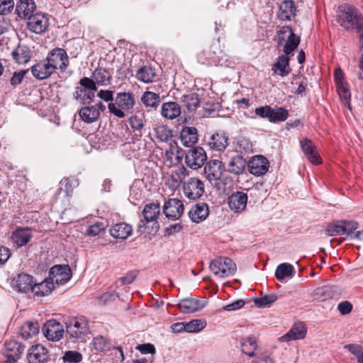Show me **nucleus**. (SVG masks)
<instances>
[{
    "label": "nucleus",
    "mask_w": 363,
    "mask_h": 363,
    "mask_svg": "<svg viewBox=\"0 0 363 363\" xmlns=\"http://www.w3.org/2000/svg\"><path fill=\"white\" fill-rule=\"evenodd\" d=\"M337 21L348 31L361 33L363 27V17L354 6L344 4L339 6Z\"/></svg>",
    "instance_id": "f257e3e1"
},
{
    "label": "nucleus",
    "mask_w": 363,
    "mask_h": 363,
    "mask_svg": "<svg viewBox=\"0 0 363 363\" xmlns=\"http://www.w3.org/2000/svg\"><path fill=\"white\" fill-rule=\"evenodd\" d=\"M116 104L109 103L108 108L114 116L123 118V111H131L135 104V94L132 92H118L115 98Z\"/></svg>",
    "instance_id": "f03ea898"
},
{
    "label": "nucleus",
    "mask_w": 363,
    "mask_h": 363,
    "mask_svg": "<svg viewBox=\"0 0 363 363\" xmlns=\"http://www.w3.org/2000/svg\"><path fill=\"white\" fill-rule=\"evenodd\" d=\"M65 325L66 333L71 338L82 339L89 331L88 320L84 316L71 318L66 321Z\"/></svg>",
    "instance_id": "7ed1b4c3"
},
{
    "label": "nucleus",
    "mask_w": 363,
    "mask_h": 363,
    "mask_svg": "<svg viewBox=\"0 0 363 363\" xmlns=\"http://www.w3.org/2000/svg\"><path fill=\"white\" fill-rule=\"evenodd\" d=\"M210 269L216 276L220 278L232 276L237 270L235 263L230 258L223 257L211 261Z\"/></svg>",
    "instance_id": "20e7f679"
},
{
    "label": "nucleus",
    "mask_w": 363,
    "mask_h": 363,
    "mask_svg": "<svg viewBox=\"0 0 363 363\" xmlns=\"http://www.w3.org/2000/svg\"><path fill=\"white\" fill-rule=\"evenodd\" d=\"M46 60L52 65L56 72L60 69L65 72L68 67L69 62V57L65 50L60 48H55L51 50L46 57Z\"/></svg>",
    "instance_id": "39448f33"
},
{
    "label": "nucleus",
    "mask_w": 363,
    "mask_h": 363,
    "mask_svg": "<svg viewBox=\"0 0 363 363\" xmlns=\"http://www.w3.org/2000/svg\"><path fill=\"white\" fill-rule=\"evenodd\" d=\"M207 160L205 150L201 147L191 148L185 155V163L193 169H197L202 167Z\"/></svg>",
    "instance_id": "423d86ee"
},
{
    "label": "nucleus",
    "mask_w": 363,
    "mask_h": 363,
    "mask_svg": "<svg viewBox=\"0 0 363 363\" xmlns=\"http://www.w3.org/2000/svg\"><path fill=\"white\" fill-rule=\"evenodd\" d=\"M72 277V271L69 265H55L49 272V279L57 285L66 284Z\"/></svg>",
    "instance_id": "0eeeda50"
},
{
    "label": "nucleus",
    "mask_w": 363,
    "mask_h": 363,
    "mask_svg": "<svg viewBox=\"0 0 363 363\" xmlns=\"http://www.w3.org/2000/svg\"><path fill=\"white\" fill-rule=\"evenodd\" d=\"M183 189L187 198L196 200L204 193V184L201 180L192 177L184 183Z\"/></svg>",
    "instance_id": "6e6552de"
},
{
    "label": "nucleus",
    "mask_w": 363,
    "mask_h": 363,
    "mask_svg": "<svg viewBox=\"0 0 363 363\" xmlns=\"http://www.w3.org/2000/svg\"><path fill=\"white\" fill-rule=\"evenodd\" d=\"M28 363H48L50 354L48 349L41 344L32 345L27 353Z\"/></svg>",
    "instance_id": "1a4fd4ad"
},
{
    "label": "nucleus",
    "mask_w": 363,
    "mask_h": 363,
    "mask_svg": "<svg viewBox=\"0 0 363 363\" xmlns=\"http://www.w3.org/2000/svg\"><path fill=\"white\" fill-rule=\"evenodd\" d=\"M28 28L30 31L42 34L45 33L49 26V19L45 14L36 13L28 18Z\"/></svg>",
    "instance_id": "9d476101"
},
{
    "label": "nucleus",
    "mask_w": 363,
    "mask_h": 363,
    "mask_svg": "<svg viewBox=\"0 0 363 363\" xmlns=\"http://www.w3.org/2000/svg\"><path fill=\"white\" fill-rule=\"evenodd\" d=\"M184 212L183 203L177 199H169L164 203L163 213L165 216L171 220L179 219Z\"/></svg>",
    "instance_id": "9b49d317"
},
{
    "label": "nucleus",
    "mask_w": 363,
    "mask_h": 363,
    "mask_svg": "<svg viewBox=\"0 0 363 363\" xmlns=\"http://www.w3.org/2000/svg\"><path fill=\"white\" fill-rule=\"evenodd\" d=\"M43 332L48 340L58 341L63 336L64 329L62 325L57 320H50L44 324Z\"/></svg>",
    "instance_id": "f8f14e48"
},
{
    "label": "nucleus",
    "mask_w": 363,
    "mask_h": 363,
    "mask_svg": "<svg viewBox=\"0 0 363 363\" xmlns=\"http://www.w3.org/2000/svg\"><path fill=\"white\" fill-rule=\"evenodd\" d=\"M51 65L45 58L33 65L30 71L35 78L40 80L45 79L56 72Z\"/></svg>",
    "instance_id": "ddd939ff"
},
{
    "label": "nucleus",
    "mask_w": 363,
    "mask_h": 363,
    "mask_svg": "<svg viewBox=\"0 0 363 363\" xmlns=\"http://www.w3.org/2000/svg\"><path fill=\"white\" fill-rule=\"evenodd\" d=\"M79 84L82 86L83 104L89 105L93 101L95 91L97 90L96 82L91 78L84 77L79 79Z\"/></svg>",
    "instance_id": "4468645a"
},
{
    "label": "nucleus",
    "mask_w": 363,
    "mask_h": 363,
    "mask_svg": "<svg viewBox=\"0 0 363 363\" xmlns=\"http://www.w3.org/2000/svg\"><path fill=\"white\" fill-rule=\"evenodd\" d=\"M249 172L255 176L264 174L269 169V161L262 155L254 156L247 163Z\"/></svg>",
    "instance_id": "2eb2a0df"
},
{
    "label": "nucleus",
    "mask_w": 363,
    "mask_h": 363,
    "mask_svg": "<svg viewBox=\"0 0 363 363\" xmlns=\"http://www.w3.org/2000/svg\"><path fill=\"white\" fill-rule=\"evenodd\" d=\"M225 170L223 163L218 160H210L204 167V174L210 182H216Z\"/></svg>",
    "instance_id": "dca6fc26"
},
{
    "label": "nucleus",
    "mask_w": 363,
    "mask_h": 363,
    "mask_svg": "<svg viewBox=\"0 0 363 363\" xmlns=\"http://www.w3.org/2000/svg\"><path fill=\"white\" fill-rule=\"evenodd\" d=\"M207 303L206 300H199L195 298L182 299L177 305L180 311L183 313H191L203 308Z\"/></svg>",
    "instance_id": "f3484780"
},
{
    "label": "nucleus",
    "mask_w": 363,
    "mask_h": 363,
    "mask_svg": "<svg viewBox=\"0 0 363 363\" xmlns=\"http://www.w3.org/2000/svg\"><path fill=\"white\" fill-rule=\"evenodd\" d=\"M33 234L29 228L18 227L11 233V239L17 247H21L26 245L31 238Z\"/></svg>",
    "instance_id": "a211bd4d"
},
{
    "label": "nucleus",
    "mask_w": 363,
    "mask_h": 363,
    "mask_svg": "<svg viewBox=\"0 0 363 363\" xmlns=\"http://www.w3.org/2000/svg\"><path fill=\"white\" fill-rule=\"evenodd\" d=\"M281 34H289L286 43L283 48V52L285 55H289L298 47L300 43V37L296 35L291 27L284 26L280 30Z\"/></svg>",
    "instance_id": "6ab92c4d"
},
{
    "label": "nucleus",
    "mask_w": 363,
    "mask_h": 363,
    "mask_svg": "<svg viewBox=\"0 0 363 363\" xmlns=\"http://www.w3.org/2000/svg\"><path fill=\"white\" fill-rule=\"evenodd\" d=\"M247 195L242 191L233 193L228 197V206L235 212L243 211L247 206Z\"/></svg>",
    "instance_id": "aec40b11"
},
{
    "label": "nucleus",
    "mask_w": 363,
    "mask_h": 363,
    "mask_svg": "<svg viewBox=\"0 0 363 363\" xmlns=\"http://www.w3.org/2000/svg\"><path fill=\"white\" fill-rule=\"evenodd\" d=\"M36 9L34 0H18L16 4L15 13L21 18H28Z\"/></svg>",
    "instance_id": "412c9836"
},
{
    "label": "nucleus",
    "mask_w": 363,
    "mask_h": 363,
    "mask_svg": "<svg viewBox=\"0 0 363 363\" xmlns=\"http://www.w3.org/2000/svg\"><path fill=\"white\" fill-rule=\"evenodd\" d=\"M290 58L289 55L283 54L277 58L272 67V70L277 75L282 77L288 76L291 72L289 66Z\"/></svg>",
    "instance_id": "4be33fe9"
},
{
    "label": "nucleus",
    "mask_w": 363,
    "mask_h": 363,
    "mask_svg": "<svg viewBox=\"0 0 363 363\" xmlns=\"http://www.w3.org/2000/svg\"><path fill=\"white\" fill-rule=\"evenodd\" d=\"M33 284V277L25 273L19 274L13 280V288L19 292L26 293L31 291Z\"/></svg>",
    "instance_id": "5701e85b"
},
{
    "label": "nucleus",
    "mask_w": 363,
    "mask_h": 363,
    "mask_svg": "<svg viewBox=\"0 0 363 363\" xmlns=\"http://www.w3.org/2000/svg\"><path fill=\"white\" fill-rule=\"evenodd\" d=\"M32 50L25 44H18L16 48L13 50L11 55L13 60L19 65H24L29 62L32 57Z\"/></svg>",
    "instance_id": "b1692460"
},
{
    "label": "nucleus",
    "mask_w": 363,
    "mask_h": 363,
    "mask_svg": "<svg viewBox=\"0 0 363 363\" xmlns=\"http://www.w3.org/2000/svg\"><path fill=\"white\" fill-rule=\"evenodd\" d=\"M198 130L195 127H183L180 132V140L184 146L191 147L198 141Z\"/></svg>",
    "instance_id": "393cba45"
},
{
    "label": "nucleus",
    "mask_w": 363,
    "mask_h": 363,
    "mask_svg": "<svg viewBox=\"0 0 363 363\" xmlns=\"http://www.w3.org/2000/svg\"><path fill=\"white\" fill-rule=\"evenodd\" d=\"M228 136L225 132H218L211 136L208 145L213 150L223 151L228 145Z\"/></svg>",
    "instance_id": "a878e982"
},
{
    "label": "nucleus",
    "mask_w": 363,
    "mask_h": 363,
    "mask_svg": "<svg viewBox=\"0 0 363 363\" xmlns=\"http://www.w3.org/2000/svg\"><path fill=\"white\" fill-rule=\"evenodd\" d=\"M209 214L208 206L206 203H199L192 206L189 212V216L194 223L204 220Z\"/></svg>",
    "instance_id": "bb28decb"
},
{
    "label": "nucleus",
    "mask_w": 363,
    "mask_h": 363,
    "mask_svg": "<svg viewBox=\"0 0 363 363\" xmlns=\"http://www.w3.org/2000/svg\"><path fill=\"white\" fill-rule=\"evenodd\" d=\"M109 233L114 238L125 240L132 235L133 228L128 223H118L110 228Z\"/></svg>",
    "instance_id": "cd10ccee"
},
{
    "label": "nucleus",
    "mask_w": 363,
    "mask_h": 363,
    "mask_svg": "<svg viewBox=\"0 0 363 363\" xmlns=\"http://www.w3.org/2000/svg\"><path fill=\"white\" fill-rule=\"evenodd\" d=\"M296 6L292 0H284L279 6V18L281 21H291L296 16Z\"/></svg>",
    "instance_id": "c85d7f7f"
},
{
    "label": "nucleus",
    "mask_w": 363,
    "mask_h": 363,
    "mask_svg": "<svg viewBox=\"0 0 363 363\" xmlns=\"http://www.w3.org/2000/svg\"><path fill=\"white\" fill-rule=\"evenodd\" d=\"M301 149L308 160L315 164L320 163L321 159L315 151V147L311 140L304 139L300 142Z\"/></svg>",
    "instance_id": "c756f323"
},
{
    "label": "nucleus",
    "mask_w": 363,
    "mask_h": 363,
    "mask_svg": "<svg viewBox=\"0 0 363 363\" xmlns=\"http://www.w3.org/2000/svg\"><path fill=\"white\" fill-rule=\"evenodd\" d=\"M306 335V329L302 323L295 324L284 335L281 336V341H290L301 340Z\"/></svg>",
    "instance_id": "7c9ffc66"
},
{
    "label": "nucleus",
    "mask_w": 363,
    "mask_h": 363,
    "mask_svg": "<svg viewBox=\"0 0 363 363\" xmlns=\"http://www.w3.org/2000/svg\"><path fill=\"white\" fill-rule=\"evenodd\" d=\"M79 115L82 120L87 123H91L100 117V111L96 106H86L82 107L79 111Z\"/></svg>",
    "instance_id": "2f4dec72"
},
{
    "label": "nucleus",
    "mask_w": 363,
    "mask_h": 363,
    "mask_svg": "<svg viewBox=\"0 0 363 363\" xmlns=\"http://www.w3.org/2000/svg\"><path fill=\"white\" fill-rule=\"evenodd\" d=\"M247 161L240 155H236L231 158L228 164L227 171L235 175H240L245 170Z\"/></svg>",
    "instance_id": "473e14b6"
},
{
    "label": "nucleus",
    "mask_w": 363,
    "mask_h": 363,
    "mask_svg": "<svg viewBox=\"0 0 363 363\" xmlns=\"http://www.w3.org/2000/svg\"><path fill=\"white\" fill-rule=\"evenodd\" d=\"M91 79L96 82V86H107L111 84V74L104 67H97L92 72Z\"/></svg>",
    "instance_id": "72a5a7b5"
},
{
    "label": "nucleus",
    "mask_w": 363,
    "mask_h": 363,
    "mask_svg": "<svg viewBox=\"0 0 363 363\" xmlns=\"http://www.w3.org/2000/svg\"><path fill=\"white\" fill-rule=\"evenodd\" d=\"M24 346L16 341H9L5 343V356L7 359H17L23 352Z\"/></svg>",
    "instance_id": "f704fd0d"
},
{
    "label": "nucleus",
    "mask_w": 363,
    "mask_h": 363,
    "mask_svg": "<svg viewBox=\"0 0 363 363\" xmlns=\"http://www.w3.org/2000/svg\"><path fill=\"white\" fill-rule=\"evenodd\" d=\"M161 114L167 119H174L181 114V107L176 102H165L162 106Z\"/></svg>",
    "instance_id": "c9c22d12"
},
{
    "label": "nucleus",
    "mask_w": 363,
    "mask_h": 363,
    "mask_svg": "<svg viewBox=\"0 0 363 363\" xmlns=\"http://www.w3.org/2000/svg\"><path fill=\"white\" fill-rule=\"evenodd\" d=\"M54 288L55 285L48 277L40 283L33 284L31 291L38 296H44L48 295Z\"/></svg>",
    "instance_id": "e433bc0d"
},
{
    "label": "nucleus",
    "mask_w": 363,
    "mask_h": 363,
    "mask_svg": "<svg viewBox=\"0 0 363 363\" xmlns=\"http://www.w3.org/2000/svg\"><path fill=\"white\" fill-rule=\"evenodd\" d=\"M141 102L147 108L156 109L160 104V98L156 93L145 91L141 96Z\"/></svg>",
    "instance_id": "4c0bfd02"
},
{
    "label": "nucleus",
    "mask_w": 363,
    "mask_h": 363,
    "mask_svg": "<svg viewBox=\"0 0 363 363\" xmlns=\"http://www.w3.org/2000/svg\"><path fill=\"white\" fill-rule=\"evenodd\" d=\"M156 75L154 68L149 66H143L137 71L135 77L143 82L150 83L154 81Z\"/></svg>",
    "instance_id": "58836bf2"
},
{
    "label": "nucleus",
    "mask_w": 363,
    "mask_h": 363,
    "mask_svg": "<svg viewBox=\"0 0 363 363\" xmlns=\"http://www.w3.org/2000/svg\"><path fill=\"white\" fill-rule=\"evenodd\" d=\"M160 213V204L151 203L145 206L142 214L145 221L149 223L155 220L158 218Z\"/></svg>",
    "instance_id": "ea45409f"
},
{
    "label": "nucleus",
    "mask_w": 363,
    "mask_h": 363,
    "mask_svg": "<svg viewBox=\"0 0 363 363\" xmlns=\"http://www.w3.org/2000/svg\"><path fill=\"white\" fill-rule=\"evenodd\" d=\"M79 184L78 180L74 177H67L62 179L59 184L58 193L65 192V196H69L73 189Z\"/></svg>",
    "instance_id": "a19ab883"
},
{
    "label": "nucleus",
    "mask_w": 363,
    "mask_h": 363,
    "mask_svg": "<svg viewBox=\"0 0 363 363\" xmlns=\"http://www.w3.org/2000/svg\"><path fill=\"white\" fill-rule=\"evenodd\" d=\"M39 332V325L37 322H26L20 329V334L24 339H29L36 335Z\"/></svg>",
    "instance_id": "79ce46f5"
},
{
    "label": "nucleus",
    "mask_w": 363,
    "mask_h": 363,
    "mask_svg": "<svg viewBox=\"0 0 363 363\" xmlns=\"http://www.w3.org/2000/svg\"><path fill=\"white\" fill-rule=\"evenodd\" d=\"M182 102L189 112L194 111L200 105L199 95L196 93L184 95Z\"/></svg>",
    "instance_id": "37998d69"
},
{
    "label": "nucleus",
    "mask_w": 363,
    "mask_h": 363,
    "mask_svg": "<svg viewBox=\"0 0 363 363\" xmlns=\"http://www.w3.org/2000/svg\"><path fill=\"white\" fill-rule=\"evenodd\" d=\"M295 272L294 267L291 264H280L276 269L275 277L279 281L283 280L286 277H291Z\"/></svg>",
    "instance_id": "c03bdc74"
},
{
    "label": "nucleus",
    "mask_w": 363,
    "mask_h": 363,
    "mask_svg": "<svg viewBox=\"0 0 363 363\" xmlns=\"http://www.w3.org/2000/svg\"><path fill=\"white\" fill-rule=\"evenodd\" d=\"M242 351L249 357L255 356V351L257 347V339L255 336L251 335L250 337L243 339L242 342Z\"/></svg>",
    "instance_id": "a18cd8bd"
},
{
    "label": "nucleus",
    "mask_w": 363,
    "mask_h": 363,
    "mask_svg": "<svg viewBox=\"0 0 363 363\" xmlns=\"http://www.w3.org/2000/svg\"><path fill=\"white\" fill-rule=\"evenodd\" d=\"M342 220H338L334 223L329 224L325 230V233L328 236H335L337 235H345V229L342 227Z\"/></svg>",
    "instance_id": "49530a36"
},
{
    "label": "nucleus",
    "mask_w": 363,
    "mask_h": 363,
    "mask_svg": "<svg viewBox=\"0 0 363 363\" xmlns=\"http://www.w3.org/2000/svg\"><path fill=\"white\" fill-rule=\"evenodd\" d=\"M271 116L269 118V121L272 123L277 122H282L285 121L289 116V113L286 109L282 107H279L277 108H272Z\"/></svg>",
    "instance_id": "de8ad7c7"
},
{
    "label": "nucleus",
    "mask_w": 363,
    "mask_h": 363,
    "mask_svg": "<svg viewBox=\"0 0 363 363\" xmlns=\"http://www.w3.org/2000/svg\"><path fill=\"white\" fill-rule=\"evenodd\" d=\"M277 300V296L275 294L264 295L260 298L255 299V305L259 308H268Z\"/></svg>",
    "instance_id": "09e8293b"
},
{
    "label": "nucleus",
    "mask_w": 363,
    "mask_h": 363,
    "mask_svg": "<svg viewBox=\"0 0 363 363\" xmlns=\"http://www.w3.org/2000/svg\"><path fill=\"white\" fill-rule=\"evenodd\" d=\"M129 123L132 129L135 131L141 132V130L144 128L146 123V120L143 114L140 116L134 115L130 117Z\"/></svg>",
    "instance_id": "8fccbe9b"
},
{
    "label": "nucleus",
    "mask_w": 363,
    "mask_h": 363,
    "mask_svg": "<svg viewBox=\"0 0 363 363\" xmlns=\"http://www.w3.org/2000/svg\"><path fill=\"white\" fill-rule=\"evenodd\" d=\"M156 138L160 142L167 143L172 137V131L164 125L158 126L155 128Z\"/></svg>",
    "instance_id": "3c124183"
},
{
    "label": "nucleus",
    "mask_w": 363,
    "mask_h": 363,
    "mask_svg": "<svg viewBox=\"0 0 363 363\" xmlns=\"http://www.w3.org/2000/svg\"><path fill=\"white\" fill-rule=\"evenodd\" d=\"M336 89L340 99L344 101L349 108H351L350 104L351 94L347 83L337 85L336 86Z\"/></svg>",
    "instance_id": "603ef678"
},
{
    "label": "nucleus",
    "mask_w": 363,
    "mask_h": 363,
    "mask_svg": "<svg viewBox=\"0 0 363 363\" xmlns=\"http://www.w3.org/2000/svg\"><path fill=\"white\" fill-rule=\"evenodd\" d=\"M83 359L82 354L75 350L66 351L62 357L64 363H79Z\"/></svg>",
    "instance_id": "864d4df0"
},
{
    "label": "nucleus",
    "mask_w": 363,
    "mask_h": 363,
    "mask_svg": "<svg viewBox=\"0 0 363 363\" xmlns=\"http://www.w3.org/2000/svg\"><path fill=\"white\" fill-rule=\"evenodd\" d=\"M186 324V332L187 333H197L203 330L206 324L204 321L199 319H195L189 321Z\"/></svg>",
    "instance_id": "5fc2aeb1"
},
{
    "label": "nucleus",
    "mask_w": 363,
    "mask_h": 363,
    "mask_svg": "<svg viewBox=\"0 0 363 363\" xmlns=\"http://www.w3.org/2000/svg\"><path fill=\"white\" fill-rule=\"evenodd\" d=\"M93 345L95 350L98 352H105L110 349L109 342L102 336L94 337L93 340Z\"/></svg>",
    "instance_id": "6e6d98bb"
},
{
    "label": "nucleus",
    "mask_w": 363,
    "mask_h": 363,
    "mask_svg": "<svg viewBox=\"0 0 363 363\" xmlns=\"http://www.w3.org/2000/svg\"><path fill=\"white\" fill-rule=\"evenodd\" d=\"M28 71V69H22L18 72H14L9 80L11 86L13 88H16L18 85L21 84Z\"/></svg>",
    "instance_id": "4d7b16f0"
},
{
    "label": "nucleus",
    "mask_w": 363,
    "mask_h": 363,
    "mask_svg": "<svg viewBox=\"0 0 363 363\" xmlns=\"http://www.w3.org/2000/svg\"><path fill=\"white\" fill-rule=\"evenodd\" d=\"M106 225L103 222H96L93 225H90L87 230L86 234L90 236H96L99 235L102 231L105 230Z\"/></svg>",
    "instance_id": "13d9d810"
},
{
    "label": "nucleus",
    "mask_w": 363,
    "mask_h": 363,
    "mask_svg": "<svg viewBox=\"0 0 363 363\" xmlns=\"http://www.w3.org/2000/svg\"><path fill=\"white\" fill-rule=\"evenodd\" d=\"M13 0H0V15L5 16L10 13L14 9Z\"/></svg>",
    "instance_id": "bf43d9fd"
},
{
    "label": "nucleus",
    "mask_w": 363,
    "mask_h": 363,
    "mask_svg": "<svg viewBox=\"0 0 363 363\" xmlns=\"http://www.w3.org/2000/svg\"><path fill=\"white\" fill-rule=\"evenodd\" d=\"M351 353L357 358L359 363H363V348L357 345H347L345 346Z\"/></svg>",
    "instance_id": "052dcab7"
},
{
    "label": "nucleus",
    "mask_w": 363,
    "mask_h": 363,
    "mask_svg": "<svg viewBox=\"0 0 363 363\" xmlns=\"http://www.w3.org/2000/svg\"><path fill=\"white\" fill-rule=\"evenodd\" d=\"M335 291L334 286H323L322 287L318 288L316 289V294L320 295L323 297V299H327L330 298H333L332 293Z\"/></svg>",
    "instance_id": "680f3d73"
},
{
    "label": "nucleus",
    "mask_w": 363,
    "mask_h": 363,
    "mask_svg": "<svg viewBox=\"0 0 363 363\" xmlns=\"http://www.w3.org/2000/svg\"><path fill=\"white\" fill-rule=\"evenodd\" d=\"M238 148L240 152H249L252 150V145L248 139L241 138L238 141Z\"/></svg>",
    "instance_id": "e2e57ef3"
},
{
    "label": "nucleus",
    "mask_w": 363,
    "mask_h": 363,
    "mask_svg": "<svg viewBox=\"0 0 363 363\" xmlns=\"http://www.w3.org/2000/svg\"><path fill=\"white\" fill-rule=\"evenodd\" d=\"M294 80H296V84H298V88L294 91L296 94L298 96H303L306 94V81L305 79L301 78V77H296L294 78Z\"/></svg>",
    "instance_id": "0e129e2a"
},
{
    "label": "nucleus",
    "mask_w": 363,
    "mask_h": 363,
    "mask_svg": "<svg viewBox=\"0 0 363 363\" xmlns=\"http://www.w3.org/2000/svg\"><path fill=\"white\" fill-rule=\"evenodd\" d=\"M342 227L345 229V234L350 235L359 227V223L354 220H342Z\"/></svg>",
    "instance_id": "69168bd1"
},
{
    "label": "nucleus",
    "mask_w": 363,
    "mask_h": 363,
    "mask_svg": "<svg viewBox=\"0 0 363 363\" xmlns=\"http://www.w3.org/2000/svg\"><path fill=\"white\" fill-rule=\"evenodd\" d=\"M272 107L269 106H261L255 109V113L261 118H267L269 121L272 116Z\"/></svg>",
    "instance_id": "338daca9"
},
{
    "label": "nucleus",
    "mask_w": 363,
    "mask_h": 363,
    "mask_svg": "<svg viewBox=\"0 0 363 363\" xmlns=\"http://www.w3.org/2000/svg\"><path fill=\"white\" fill-rule=\"evenodd\" d=\"M245 304V301L240 299L222 308L223 311H233L242 308Z\"/></svg>",
    "instance_id": "774afa93"
}]
</instances>
